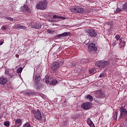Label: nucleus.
Instances as JSON below:
<instances>
[{
    "instance_id": "21",
    "label": "nucleus",
    "mask_w": 127,
    "mask_h": 127,
    "mask_svg": "<svg viewBox=\"0 0 127 127\" xmlns=\"http://www.w3.org/2000/svg\"><path fill=\"white\" fill-rule=\"evenodd\" d=\"M115 38L116 39V41H118L119 44L122 43V38H121V37L119 35H117L115 36Z\"/></svg>"
},
{
    "instance_id": "18",
    "label": "nucleus",
    "mask_w": 127,
    "mask_h": 127,
    "mask_svg": "<svg viewBox=\"0 0 127 127\" xmlns=\"http://www.w3.org/2000/svg\"><path fill=\"white\" fill-rule=\"evenodd\" d=\"M53 18L54 19H66V17L61 16H58L56 15H53Z\"/></svg>"
},
{
    "instance_id": "31",
    "label": "nucleus",
    "mask_w": 127,
    "mask_h": 127,
    "mask_svg": "<svg viewBox=\"0 0 127 127\" xmlns=\"http://www.w3.org/2000/svg\"><path fill=\"white\" fill-rule=\"evenodd\" d=\"M5 18L7 20H10V21H12L13 20V18H12L10 17H6Z\"/></svg>"
},
{
    "instance_id": "38",
    "label": "nucleus",
    "mask_w": 127,
    "mask_h": 127,
    "mask_svg": "<svg viewBox=\"0 0 127 127\" xmlns=\"http://www.w3.org/2000/svg\"><path fill=\"white\" fill-rule=\"evenodd\" d=\"M47 32L48 33H52V31L50 30H47Z\"/></svg>"
},
{
    "instance_id": "15",
    "label": "nucleus",
    "mask_w": 127,
    "mask_h": 127,
    "mask_svg": "<svg viewBox=\"0 0 127 127\" xmlns=\"http://www.w3.org/2000/svg\"><path fill=\"white\" fill-rule=\"evenodd\" d=\"M118 43L119 44H120V48H124V47H125V46L126 45L125 43H122L121 44H120V43L118 41H117V40H114L112 42V44L114 46L116 45V44H118Z\"/></svg>"
},
{
    "instance_id": "8",
    "label": "nucleus",
    "mask_w": 127,
    "mask_h": 127,
    "mask_svg": "<svg viewBox=\"0 0 127 127\" xmlns=\"http://www.w3.org/2000/svg\"><path fill=\"white\" fill-rule=\"evenodd\" d=\"M31 27V28H35V29H39L42 27V26L40 23L32 22Z\"/></svg>"
},
{
    "instance_id": "27",
    "label": "nucleus",
    "mask_w": 127,
    "mask_h": 127,
    "mask_svg": "<svg viewBox=\"0 0 127 127\" xmlns=\"http://www.w3.org/2000/svg\"><path fill=\"white\" fill-rule=\"evenodd\" d=\"M9 77H10V78H13L14 76H15V72L14 71H12V73H9L8 74Z\"/></svg>"
},
{
    "instance_id": "30",
    "label": "nucleus",
    "mask_w": 127,
    "mask_h": 127,
    "mask_svg": "<svg viewBox=\"0 0 127 127\" xmlns=\"http://www.w3.org/2000/svg\"><path fill=\"white\" fill-rule=\"evenodd\" d=\"M18 28L19 29H26V27H25V26H21L20 25H18Z\"/></svg>"
},
{
    "instance_id": "3",
    "label": "nucleus",
    "mask_w": 127,
    "mask_h": 127,
    "mask_svg": "<svg viewBox=\"0 0 127 127\" xmlns=\"http://www.w3.org/2000/svg\"><path fill=\"white\" fill-rule=\"evenodd\" d=\"M126 119V123H127V109H125V107H122L120 108V116L119 119Z\"/></svg>"
},
{
    "instance_id": "6",
    "label": "nucleus",
    "mask_w": 127,
    "mask_h": 127,
    "mask_svg": "<svg viewBox=\"0 0 127 127\" xmlns=\"http://www.w3.org/2000/svg\"><path fill=\"white\" fill-rule=\"evenodd\" d=\"M20 12H24L25 13H30L31 12L30 9L28 8V6L24 5L23 7H21L19 9Z\"/></svg>"
},
{
    "instance_id": "23",
    "label": "nucleus",
    "mask_w": 127,
    "mask_h": 127,
    "mask_svg": "<svg viewBox=\"0 0 127 127\" xmlns=\"http://www.w3.org/2000/svg\"><path fill=\"white\" fill-rule=\"evenodd\" d=\"M85 99L87 100H88L89 102H92L94 99H93V96L88 95L87 96H86Z\"/></svg>"
},
{
    "instance_id": "35",
    "label": "nucleus",
    "mask_w": 127,
    "mask_h": 127,
    "mask_svg": "<svg viewBox=\"0 0 127 127\" xmlns=\"http://www.w3.org/2000/svg\"><path fill=\"white\" fill-rule=\"evenodd\" d=\"M105 77V74L104 73H101L100 74L99 78H104Z\"/></svg>"
},
{
    "instance_id": "2",
    "label": "nucleus",
    "mask_w": 127,
    "mask_h": 127,
    "mask_svg": "<svg viewBox=\"0 0 127 127\" xmlns=\"http://www.w3.org/2000/svg\"><path fill=\"white\" fill-rule=\"evenodd\" d=\"M109 65H110V63L106 61H99L95 63V65L98 67V68H105V67L109 66Z\"/></svg>"
},
{
    "instance_id": "9",
    "label": "nucleus",
    "mask_w": 127,
    "mask_h": 127,
    "mask_svg": "<svg viewBox=\"0 0 127 127\" xmlns=\"http://www.w3.org/2000/svg\"><path fill=\"white\" fill-rule=\"evenodd\" d=\"M92 107V105L90 102H85L81 105V108L84 110H90Z\"/></svg>"
},
{
    "instance_id": "12",
    "label": "nucleus",
    "mask_w": 127,
    "mask_h": 127,
    "mask_svg": "<svg viewBox=\"0 0 127 127\" xmlns=\"http://www.w3.org/2000/svg\"><path fill=\"white\" fill-rule=\"evenodd\" d=\"M71 33L69 32H65L58 35V37L61 38L62 37H65L66 36H70Z\"/></svg>"
},
{
    "instance_id": "34",
    "label": "nucleus",
    "mask_w": 127,
    "mask_h": 127,
    "mask_svg": "<svg viewBox=\"0 0 127 127\" xmlns=\"http://www.w3.org/2000/svg\"><path fill=\"white\" fill-rule=\"evenodd\" d=\"M122 10H123V9H122L120 8H118L116 9V12H121V11H122Z\"/></svg>"
},
{
    "instance_id": "41",
    "label": "nucleus",
    "mask_w": 127,
    "mask_h": 127,
    "mask_svg": "<svg viewBox=\"0 0 127 127\" xmlns=\"http://www.w3.org/2000/svg\"><path fill=\"white\" fill-rule=\"evenodd\" d=\"M9 88H11V85L10 84H9Z\"/></svg>"
},
{
    "instance_id": "33",
    "label": "nucleus",
    "mask_w": 127,
    "mask_h": 127,
    "mask_svg": "<svg viewBox=\"0 0 127 127\" xmlns=\"http://www.w3.org/2000/svg\"><path fill=\"white\" fill-rule=\"evenodd\" d=\"M4 126L5 127H8L9 126V122H6L4 123Z\"/></svg>"
},
{
    "instance_id": "24",
    "label": "nucleus",
    "mask_w": 127,
    "mask_h": 127,
    "mask_svg": "<svg viewBox=\"0 0 127 127\" xmlns=\"http://www.w3.org/2000/svg\"><path fill=\"white\" fill-rule=\"evenodd\" d=\"M58 83V81L56 79H53L50 82V85H56Z\"/></svg>"
},
{
    "instance_id": "16",
    "label": "nucleus",
    "mask_w": 127,
    "mask_h": 127,
    "mask_svg": "<svg viewBox=\"0 0 127 127\" xmlns=\"http://www.w3.org/2000/svg\"><path fill=\"white\" fill-rule=\"evenodd\" d=\"M103 92L101 90H98L95 92L96 98H102Z\"/></svg>"
},
{
    "instance_id": "10",
    "label": "nucleus",
    "mask_w": 127,
    "mask_h": 127,
    "mask_svg": "<svg viewBox=\"0 0 127 127\" xmlns=\"http://www.w3.org/2000/svg\"><path fill=\"white\" fill-rule=\"evenodd\" d=\"M88 49L89 52H91V51H97V50H98L97 47L95 46L94 43L89 44L88 47Z\"/></svg>"
},
{
    "instance_id": "17",
    "label": "nucleus",
    "mask_w": 127,
    "mask_h": 127,
    "mask_svg": "<svg viewBox=\"0 0 127 127\" xmlns=\"http://www.w3.org/2000/svg\"><path fill=\"white\" fill-rule=\"evenodd\" d=\"M87 123L90 127H95V125L93 123V121L91 120V119L88 118Z\"/></svg>"
},
{
    "instance_id": "37",
    "label": "nucleus",
    "mask_w": 127,
    "mask_h": 127,
    "mask_svg": "<svg viewBox=\"0 0 127 127\" xmlns=\"http://www.w3.org/2000/svg\"><path fill=\"white\" fill-rule=\"evenodd\" d=\"M89 73L90 74H92V73H94V69H90L89 70Z\"/></svg>"
},
{
    "instance_id": "11",
    "label": "nucleus",
    "mask_w": 127,
    "mask_h": 127,
    "mask_svg": "<svg viewBox=\"0 0 127 127\" xmlns=\"http://www.w3.org/2000/svg\"><path fill=\"white\" fill-rule=\"evenodd\" d=\"M6 83H7V78L4 76H0V84L2 85V86H4Z\"/></svg>"
},
{
    "instance_id": "29",
    "label": "nucleus",
    "mask_w": 127,
    "mask_h": 127,
    "mask_svg": "<svg viewBox=\"0 0 127 127\" xmlns=\"http://www.w3.org/2000/svg\"><path fill=\"white\" fill-rule=\"evenodd\" d=\"M22 70H23V68L22 67H20L19 68H18L16 70V72L18 73V74H20V73H21V72H22Z\"/></svg>"
},
{
    "instance_id": "32",
    "label": "nucleus",
    "mask_w": 127,
    "mask_h": 127,
    "mask_svg": "<svg viewBox=\"0 0 127 127\" xmlns=\"http://www.w3.org/2000/svg\"><path fill=\"white\" fill-rule=\"evenodd\" d=\"M117 118H118V112H115L114 114V120H117Z\"/></svg>"
},
{
    "instance_id": "22",
    "label": "nucleus",
    "mask_w": 127,
    "mask_h": 127,
    "mask_svg": "<svg viewBox=\"0 0 127 127\" xmlns=\"http://www.w3.org/2000/svg\"><path fill=\"white\" fill-rule=\"evenodd\" d=\"M78 10V6H76L71 9V11L74 13H77Z\"/></svg>"
},
{
    "instance_id": "5",
    "label": "nucleus",
    "mask_w": 127,
    "mask_h": 127,
    "mask_svg": "<svg viewBox=\"0 0 127 127\" xmlns=\"http://www.w3.org/2000/svg\"><path fill=\"white\" fill-rule=\"evenodd\" d=\"M33 114L36 120H38V121H42V115H41V112L39 109H37L36 111H33Z\"/></svg>"
},
{
    "instance_id": "28",
    "label": "nucleus",
    "mask_w": 127,
    "mask_h": 127,
    "mask_svg": "<svg viewBox=\"0 0 127 127\" xmlns=\"http://www.w3.org/2000/svg\"><path fill=\"white\" fill-rule=\"evenodd\" d=\"M5 75H9V68L6 67L5 68Z\"/></svg>"
},
{
    "instance_id": "20",
    "label": "nucleus",
    "mask_w": 127,
    "mask_h": 127,
    "mask_svg": "<svg viewBox=\"0 0 127 127\" xmlns=\"http://www.w3.org/2000/svg\"><path fill=\"white\" fill-rule=\"evenodd\" d=\"M22 94L23 95H27V96H30L31 95H32V92L30 91H27L26 92H22Z\"/></svg>"
},
{
    "instance_id": "1",
    "label": "nucleus",
    "mask_w": 127,
    "mask_h": 127,
    "mask_svg": "<svg viewBox=\"0 0 127 127\" xmlns=\"http://www.w3.org/2000/svg\"><path fill=\"white\" fill-rule=\"evenodd\" d=\"M47 4H48V2L46 0L40 1L36 4V8L37 9L44 10V9H46V8H47Z\"/></svg>"
},
{
    "instance_id": "13",
    "label": "nucleus",
    "mask_w": 127,
    "mask_h": 127,
    "mask_svg": "<svg viewBox=\"0 0 127 127\" xmlns=\"http://www.w3.org/2000/svg\"><path fill=\"white\" fill-rule=\"evenodd\" d=\"M59 63H54L52 64L51 69L53 70V71H56L58 68H59Z\"/></svg>"
},
{
    "instance_id": "19",
    "label": "nucleus",
    "mask_w": 127,
    "mask_h": 127,
    "mask_svg": "<svg viewBox=\"0 0 127 127\" xmlns=\"http://www.w3.org/2000/svg\"><path fill=\"white\" fill-rule=\"evenodd\" d=\"M77 12L78 13H84V9L82 7L78 6Z\"/></svg>"
},
{
    "instance_id": "40",
    "label": "nucleus",
    "mask_w": 127,
    "mask_h": 127,
    "mask_svg": "<svg viewBox=\"0 0 127 127\" xmlns=\"http://www.w3.org/2000/svg\"><path fill=\"white\" fill-rule=\"evenodd\" d=\"M40 86H40V89L41 88H43V85H42V84H40Z\"/></svg>"
},
{
    "instance_id": "36",
    "label": "nucleus",
    "mask_w": 127,
    "mask_h": 127,
    "mask_svg": "<svg viewBox=\"0 0 127 127\" xmlns=\"http://www.w3.org/2000/svg\"><path fill=\"white\" fill-rule=\"evenodd\" d=\"M1 29H2V30H6V27L4 26H2Z\"/></svg>"
},
{
    "instance_id": "4",
    "label": "nucleus",
    "mask_w": 127,
    "mask_h": 127,
    "mask_svg": "<svg viewBox=\"0 0 127 127\" xmlns=\"http://www.w3.org/2000/svg\"><path fill=\"white\" fill-rule=\"evenodd\" d=\"M41 80V77L39 74H38L36 71L34 72V75L33 76V81H34L35 85L37 86L39 84V81Z\"/></svg>"
},
{
    "instance_id": "26",
    "label": "nucleus",
    "mask_w": 127,
    "mask_h": 127,
    "mask_svg": "<svg viewBox=\"0 0 127 127\" xmlns=\"http://www.w3.org/2000/svg\"><path fill=\"white\" fill-rule=\"evenodd\" d=\"M123 9L125 11H127V2H126L123 6Z\"/></svg>"
},
{
    "instance_id": "7",
    "label": "nucleus",
    "mask_w": 127,
    "mask_h": 127,
    "mask_svg": "<svg viewBox=\"0 0 127 127\" xmlns=\"http://www.w3.org/2000/svg\"><path fill=\"white\" fill-rule=\"evenodd\" d=\"M87 35L90 37H96L97 36V32L94 29H89L87 32Z\"/></svg>"
},
{
    "instance_id": "14",
    "label": "nucleus",
    "mask_w": 127,
    "mask_h": 127,
    "mask_svg": "<svg viewBox=\"0 0 127 127\" xmlns=\"http://www.w3.org/2000/svg\"><path fill=\"white\" fill-rule=\"evenodd\" d=\"M21 125H22V123H21V120L19 119H16L15 121V125L13 127H19Z\"/></svg>"
},
{
    "instance_id": "39",
    "label": "nucleus",
    "mask_w": 127,
    "mask_h": 127,
    "mask_svg": "<svg viewBox=\"0 0 127 127\" xmlns=\"http://www.w3.org/2000/svg\"><path fill=\"white\" fill-rule=\"evenodd\" d=\"M3 44V42L0 41V45H2Z\"/></svg>"
},
{
    "instance_id": "25",
    "label": "nucleus",
    "mask_w": 127,
    "mask_h": 127,
    "mask_svg": "<svg viewBox=\"0 0 127 127\" xmlns=\"http://www.w3.org/2000/svg\"><path fill=\"white\" fill-rule=\"evenodd\" d=\"M45 80V82L46 84H48L49 83V76H46L45 78H44V81Z\"/></svg>"
}]
</instances>
